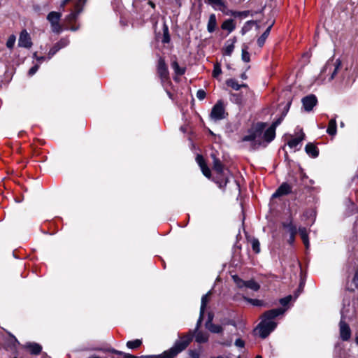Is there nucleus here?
<instances>
[{
    "label": "nucleus",
    "instance_id": "obj_1",
    "mask_svg": "<svg viewBox=\"0 0 358 358\" xmlns=\"http://www.w3.org/2000/svg\"><path fill=\"white\" fill-rule=\"evenodd\" d=\"M266 127V123H257L254 131L243 138V141L250 142V147L253 150L260 147H266L275 136V129L273 127L270 126L265 129Z\"/></svg>",
    "mask_w": 358,
    "mask_h": 358
},
{
    "label": "nucleus",
    "instance_id": "obj_2",
    "mask_svg": "<svg viewBox=\"0 0 358 358\" xmlns=\"http://www.w3.org/2000/svg\"><path fill=\"white\" fill-rule=\"evenodd\" d=\"M286 310L287 308H278L269 310L264 313L262 322L255 329V331L258 330L261 338H266L275 329L277 323L273 320L278 316L283 315Z\"/></svg>",
    "mask_w": 358,
    "mask_h": 358
},
{
    "label": "nucleus",
    "instance_id": "obj_3",
    "mask_svg": "<svg viewBox=\"0 0 358 358\" xmlns=\"http://www.w3.org/2000/svg\"><path fill=\"white\" fill-rule=\"evenodd\" d=\"M341 66V62L339 59H329L322 69L318 77L315 80V83L317 85H321L326 82H330L336 78Z\"/></svg>",
    "mask_w": 358,
    "mask_h": 358
},
{
    "label": "nucleus",
    "instance_id": "obj_4",
    "mask_svg": "<svg viewBox=\"0 0 358 358\" xmlns=\"http://www.w3.org/2000/svg\"><path fill=\"white\" fill-rule=\"evenodd\" d=\"M193 338V334H189L177 340L173 346L161 355V358H174L180 352L183 351L190 343Z\"/></svg>",
    "mask_w": 358,
    "mask_h": 358
},
{
    "label": "nucleus",
    "instance_id": "obj_5",
    "mask_svg": "<svg viewBox=\"0 0 358 358\" xmlns=\"http://www.w3.org/2000/svg\"><path fill=\"white\" fill-rule=\"evenodd\" d=\"M69 1L73 3V9L71 13L66 17L65 20L69 23H71L76 21L78 15L83 11L87 0H63L60 5L61 8H64L66 3Z\"/></svg>",
    "mask_w": 358,
    "mask_h": 358
},
{
    "label": "nucleus",
    "instance_id": "obj_6",
    "mask_svg": "<svg viewBox=\"0 0 358 358\" xmlns=\"http://www.w3.org/2000/svg\"><path fill=\"white\" fill-rule=\"evenodd\" d=\"M61 17L62 13L55 11L49 13L47 16V20L50 23L52 31L54 33L59 34L62 31V28L59 24Z\"/></svg>",
    "mask_w": 358,
    "mask_h": 358
},
{
    "label": "nucleus",
    "instance_id": "obj_7",
    "mask_svg": "<svg viewBox=\"0 0 358 358\" xmlns=\"http://www.w3.org/2000/svg\"><path fill=\"white\" fill-rule=\"evenodd\" d=\"M225 110L221 101H218L213 107L210 117L215 121L220 120L225 118Z\"/></svg>",
    "mask_w": 358,
    "mask_h": 358
},
{
    "label": "nucleus",
    "instance_id": "obj_8",
    "mask_svg": "<svg viewBox=\"0 0 358 358\" xmlns=\"http://www.w3.org/2000/svg\"><path fill=\"white\" fill-rule=\"evenodd\" d=\"M339 333L342 341H347L350 340L351 337V329L349 325L344 321L343 315L339 322Z\"/></svg>",
    "mask_w": 358,
    "mask_h": 358
},
{
    "label": "nucleus",
    "instance_id": "obj_9",
    "mask_svg": "<svg viewBox=\"0 0 358 358\" xmlns=\"http://www.w3.org/2000/svg\"><path fill=\"white\" fill-rule=\"evenodd\" d=\"M157 73L162 81H165L169 78V70L164 59L162 57H160L158 61Z\"/></svg>",
    "mask_w": 358,
    "mask_h": 358
},
{
    "label": "nucleus",
    "instance_id": "obj_10",
    "mask_svg": "<svg viewBox=\"0 0 358 358\" xmlns=\"http://www.w3.org/2000/svg\"><path fill=\"white\" fill-rule=\"evenodd\" d=\"M18 45L26 48H30L32 45L31 37L25 29L22 30L20 34Z\"/></svg>",
    "mask_w": 358,
    "mask_h": 358
},
{
    "label": "nucleus",
    "instance_id": "obj_11",
    "mask_svg": "<svg viewBox=\"0 0 358 358\" xmlns=\"http://www.w3.org/2000/svg\"><path fill=\"white\" fill-rule=\"evenodd\" d=\"M317 100L315 95L310 94L302 99L303 106L306 111H310L317 104Z\"/></svg>",
    "mask_w": 358,
    "mask_h": 358
},
{
    "label": "nucleus",
    "instance_id": "obj_12",
    "mask_svg": "<svg viewBox=\"0 0 358 358\" xmlns=\"http://www.w3.org/2000/svg\"><path fill=\"white\" fill-rule=\"evenodd\" d=\"M291 191V186L289 184L284 182L278 188L275 192L273 194V197L276 198L283 195H287L289 193H290Z\"/></svg>",
    "mask_w": 358,
    "mask_h": 358
},
{
    "label": "nucleus",
    "instance_id": "obj_13",
    "mask_svg": "<svg viewBox=\"0 0 358 358\" xmlns=\"http://www.w3.org/2000/svg\"><path fill=\"white\" fill-rule=\"evenodd\" d=\"M305 134L301 131L296 137L292 138L287 142L290 148L296 149L300 143L303 140Z\"/></svg>",
    "mask_w": 358,
    "mask_h": 358
},
{
    "label": "nucleus",
    "instance_id": "obj_14",
    "mask_svg": "<svg viewBox=\"0 0 358 358\" xmlns=\"http://www.w3.org/2000/svg\"><path fill=\"white\" fill-rule=\"evenodd\" d=\"M217 18L214 13H212L209 16L208 22L207 24V30L209 33H213L217 28Z\"/></svg>",
    "mask_w": 358,
    "mask_h": 358
},
{
    "label": "nucleus",
    "instance_id": "obj_15",
    "mask_svg": "<svg viewBox=\"0 0 358 358\" xmlns=\"http://www.w3.org/2000/svg\"><path fill=\"white\" fill-rule=\"evenodd\" d=\"M227 86L231 87L234 90H239L241 87L248 88V86L245 83L238 84V81L234 78H230L226 80Z\"/></svg>",
    "mask_w": 358,
    "mask_h": 358
},
{
    "label": "nucleus",
    "instance_id": "obj_16",
    "mask_svg": "<svg viewBox=\"0 0 358 358\" xmlns=\"http://www.w3.org/2000/svg\"><path fill=\"white\" fill-rule=\"evenodd\" d=\"M305 150L309 156L313 158L317 157L319 155L317 148L311 143H309L306 145Z\"/></svg>",
    "mask_w": 358,
    "mask_h": 358
},
{
    "label": "nucleus",
    "instance_id": "obj_17",
    "mask_svg": "<svg viewBox=\"0 0 358 358\" xmlns=\"http://www.w3.org/2000/svg\"><path fill=\"white\" fill-rule=\"evenodd\" d=\"M25 346L32 355H38L42 350V347L39 344L35 343H29Z\"/></svg>",
    "mask_w": 358,
    "mask_h": 358
},
{
    "label": "nucleus",
    "instance_id": "obj_18",
    "mask_svg": "<svg viewBox=\"0 0 358 358\" xmlns=\"http://www.w3.org/2000/svg\"><path fill=\"white\" fill-rule=\"evenodd\" d=\"M206 327L210 332L214 334H220L223 331L222 327L221 325L215 324L213 322H206Z\"/></svg>",
    "mask_w": 358,
    "mask_h": 358
},
{
    "label": "nucleus",
    "instance_id": "obj_19",
    "mask_svg": "<svg viewBox=\"0 0 358 358\" xmlns=\"http://www.w3.org/2000/svg\"><path fill=\"white\" fill-rule=\"evenodd\" d=\"M221 27L222 29L227 30L229 33H231L235 29L236 25L232 19H229L223 22Z\"/></svg>",
    "mask_w": 358,
    "mask_h": 358
},
{
    "label": "nucleus",
    "instance_id": "obj_20",
    "mask_svg": "<svg viewBox=\"0 0 358 358\" xmlns=\"http://www.w3.org/2000/svg\"><path fill=\"white\" fill-rule=\"evenodd\" d=\"M273 24H271L267 27V29L265 30V31L261 35V36L257 39V44L259 47H262L266 38H268V35L270 34V31L271 29Z\"/></svg>",
    "mask_w": 358,
    "mask_h": 358
},
{
    "label": "nucleus",
    "instance_id": "obj_21",
    "mask_svg": "<svg viewBox=\"0 0 358 358\" xmlns=\"http://www.w3.org/2000/svg\"><path fill=\"white\" fill-rule=\"evenodd\" d=\"M336 118H332L329 120L327 132L330 136H335L336 134Z\"/></svg>",
    "mask_w": 358,
    "mask_h": 358
},
{
    "label": "nucleus",
    "instance_id": "obj_22",
    "mask_svg": "<svg viewBox=\"0 0 358 358\" xmlns=\"http://www.w3.org/2000/svg\"><path fill=\"white\" fill-rule=\"evenodd\" d=\"M299 232L306 248L309 247V239L307 229L305 227H299Z\"/></svg>",
    "mask_w": 358,
    "mask_h": 358
},
{
    "label": "nucleus",
    "instance_id": "obj_23",
    "mask_svg": "<svg viewBox=\"0 0 358 358\" xmlns=\"http://www.w3.org/2000/svg\"><path fill=\"white\" fill-rule=\"evenodd\" d=\"M282 227L288 231L289 235H296L297 233L296 227L292 220L288 222H283Z\"/></svg>",
    "mask_w": 358,
    "mask_h": 358
},
{
    "label": "nucleus",
    "instance_id": "obj_24",
    "mask_svg": "<svg viewBox=\"0 0 358 358\" xmlns=\"http://www.w3.org/2000/svg\"><path fill=\"white\" fill-rule=\"evenodd\" d=\"M230 101L237 105H242L243 103V96L239 93H231L230 94Z\"/></svg>",
    "mask_w": 358,
    "mask_h": 358
},
{
    "label": "nucleus",
    "instance_id": "obj_25",
    "mask_svg": "<svg viewBox=\"0 0 358 358\" xmlns=\"http://www.w3.org/2000/svg\"><path fill=\"white\" fill-rule=\"evenodd\" d=\"M208 336L206 333L201 331H196L195 341L199 343H203L208 341Z\"/></svg>",
    "mask_w": 358,
    "mask_h": 358
},
{
    "label": "nucleus",
    "instance_id": "obj_26",
    "mask_svg": "<svg viewBox=\"0 0 358 358\" xmlns=\"http://www.w3.org/2000/svg\"><path fill=\"white\" fill-rule=\"evenodd\" d=\"M171 67L173 69L176 74L182 76L185 73V69L180 67L176 60L171 62Z\"/></svg>",
    "mask_w": 358,
    "mask_h": 358
},
{
    "label": "nucleus",
    "instance_id": "obj_27",
    "mask_svg": "<svg viewBox=\"0 0 358 358\" xmlns=\"http://www.w3.org/2000/svg\"><path fill=\"white\" fill-rule=\"evenodd\" d=\"M256 22L254 20H248L247 21L243 27L241 29V34L242 35L245 34L247 32H248L252 27L254 24H255Z\"/></svg>",
    "mask_w": 358,
    "mask_h": 358
},
{
    "label": "nucleus",
    "instance_id": "obj_28",
    "mask_svg": "<svg viewBox=\"0 0 358 358\" xmlns=\"http://www.w3.org/2000/svg\"><path fill=\"white\" fill-rule=\"evenodd\" d=\"M210 294V292H208L207 294H204L201 298V303L200 308V312H201V315H203L205 308L208 301V296Z\"/></svg>",
    "mask_w": 358,
    "mask_h": 358
},
{
    "label": "nucleus",
    "instance_id": "obj_29",
    "mask_svg": "<svg viewBox=\"0 0 358 358\" xmlns=\"http://www.w3.org/2000/svg\"><path fill=\"white\" fill-rule=\"evenodd\" d=\"M142 344V341L140 339H136L134 341H129L127 343V347L129 349H136L139 348Z\"/></svg>",
    "mask_w": 358,
    "mask_h": 358
},
{
    "label": "nucleus",
    "instance_id": "obj_30",
    "mask_svg": "<svg viewBox=\"0 0 358 358\" xmlns=\"http://www.w3.org/2000/svg\"><path fill=\"white\" fill-rule=\"evenodd\" d=\"M245 287L253 291H257L260 287L259 285L253 280L246 281Z\"/></svg>",
    "mask_w": 358,
    "mask_h": 358
},
{
    "label": "nucleus",
    "instance_id": "obj_31",
    "mask_svg": "<svg viewBox=\"0 0 358 358\" xmlns=\"http://www.w3.org/2000/svg\"><path fill=\"white\" fill-rule=\"evenodd\" d=\"M229 41L227 42V44L225 45L224 52L225 54L227 55H231L234 49V43L236 42V38H234L233 41L229 43Z\"/></svg>",
    "mask_w": 358,
    "mask_h": 358
},
{
    "label": "nucleus",
    "instance_id": "obj_32",
    "mask_svg": "<svg viewBox=\"0 0 358 358\" xmlns=\"http://www.w3.org/2000/svg\"><path fill=\"white\" fill-rule=\"evenodd\" d=\"M206 1L215 9L220 6H225V1L223 0H206Z\"/></svg>",
    "mask_w": 358,
    "mask_h": 358
},
{
    "label": "nucleus",
    "instance_id": "obj_33",
    "mask_svg": "<svg viewBox=\"0 0 358 358\" xmlns=\"http://www.w3.org/2000/svg\"><path fill=\"white\" fill-rule=\"evenodd\" d=\"M213 169L218 173H221L223 171L222 164L217 159H215L213 162Z\"/></svg>",
    "mask_w": 358,
    "mask_h": 358
},
{
    "label": "nucleus",
    "instance_id": "obj_34",
    "mask_svg": "<svg viewBox=\"0 0 358 358\" xmlns=\"http://www.w3.org/2000/svg\"><path fill=\"white\" fill-rule=\"evenodd\" d=\"M251 243H252V248L253 251L255 253L258 254L260 252V243H259V241L257 238H253L252 240Z\"/></svg>",
    "mask_w": 358,
    "mask_h": 358
},
{
    "label": "nucleus",
    "instance_id": "obj_35",
    "mask_svg": "<svg viewBox=\"0 0 358 358\" xmlns=\"http://www.w3.org/2000/svg\"><path fill=\"white\" fill-rule=\"evenodd\" d=\"M218 9L227 15H231V16L236 17V11H234L232 10L227 9V6L226 3H225L224 7L220 6V8H218Z\"/></svg>",
    "mask_w": 358,
    "mask_h": 358
},
{
    "label": "nucleus",
    "instance_id": "obj_36",
    "mask_svg": "<svg viewBox=\"0 0 358 358\" xmlns=\"http://www.w3.org/2000/svg\"><path fill=\"white\" fill-rule=\"evenodd\" d=\"M222 73L221 66L219 63H216L214 64V68L213 71V76L214 78H217Z\"/></svg>",
    "mask_w": 358,
    "mask_h": 358
},
{
    "label": "nucleus",
    "instance_id": "obj_37",
    "mask_svg": "<svg viewBox=\"0 0 358 358\" xmlns=\"http://www.w3.org/2000/svg\"><path fill=\"white\" fill-rule=\"evenodd\" d=\"M232 278H233L235 283L236 284V285L238 287L242 288V287H244L245 286V282L246 281L243 280L238 275H233Z\"/></svg>",
    "mask_w": 358,
    "mask_h": 358
},
{
    "label": "nucleus",
    "instance_id": "obj_38",
    "mask_svg": "<svg viewBox=\"0 0 358 358\" xmlns=\"http://www.w3.org/2000/svg\"><path fill=\"white\" fill-rule=\"evenodd\" d=\"M241 56H242V59L245 62H250V53L248 52V51L247 50V47L243 48V49H242V55Z\"/></svg>",
    "mask_w": 358,
    "mask_h": 358
},
{
    "label": "nucleus",
    "instance_id": "obj_39",
    "mask_svg": "<svg viewBox=\"0 0 358 358\" xmlns=\"http://www.w3.org/2000/svg\"><path fill=\"white\" fill-rule=\"evenodd\" d=\"M69 43V39L64 38H62L59 42H57L56 43V45L58 48H59V49H62V48L67 46Z\"/></svg>",
    "mask_w": 358,
    "mask_h": 358
},
{
    "label": "nucleus",
    "instance_id": "obj_40",
    "mask_svg": "<svg viewBox=\"0 0 358 358\" xmlns=\"http://www.w3.org/2000/svg\"><path fill=\"white\" fill-rule=\"evenodd\" d=\"M169 41H170V36L169 34L168 27H165V28L164 29V36H163V38H162V43H169Z\"/></svg>",
    "mask_w": 358,
    "mask_h": 358
},
{
    "label": "nucleus",
    "instance_id": "obj_41",
    "mask_svg": "<svg viewBox=\"0 0 358 358\" xmlns=\"http://www.w3.org/2000/svg\"><path fill=\"white\" fill-rule=\"evenodd\" d=\"M15 42V36L14 35H12L8 38V39L6 42V46L8 48L11 49L13 48Z\"/></svg>",
    "mask_w": 358,
    "mask_h": 358
},
{
    "label": "nucleus",
    "instance_id": "obj_42",
    "mask_svg": "<svg viewBox=\"0 0 358 358\" xmlns=\"http://www.w3.org/2000/svg\"><path fill=\"white\" fill-rule=\"evenodd\" d=\"M292 299V296L291 295L287 296L280 299V303L282 306H285L291 301Z\"/></svg>",
    "mask_w": 358,
    "mask_h": 358
},
{
    "label": "nucleus",
    "instance_id": "obj_43",
    "mask_svg": "<svg viewBox=\"0 0 358 358\" xmlns=\"http://www.w3.org/2000/svg\"><path fill=\"white\" fill-rule=\"evenodd\" d=\"M201 169L202 171V173L203 174L207 177V178H210V170L209 169V168L206 165L203 166L201 167Z\"/></svg>",
    "mask_w": 358,
    "mask_h": 358
},
{
    "label": "nucleus",
    "instance_id": "obj_44",
    "mask_svg": "<svg viewBox=\"0 0 358 358\" xmlns=\"http://www.w3.org/2000/svg\"><path fill=\"white\" fill-rule=\"evenodd\" d=\"M206 96V93L203 90H199L196 92V97L199 100H203Z\"/></svg>",
    "mask_w": 358,
    "mask_h": 358
},
{
    "label": "nucleus",
    "instance_id": "obj_45",
    "mask_svg": "<svg viewBox=\"0 0 358 358\" xmlns=\"http://www.w3.org/2000/svg\"><path fill=\"white\" fill-rule=\"evenodd\" d=\"M60 49L58 48L56 44L50 50L48 53V58L50 59L57 51Z\"/></svg>",
    "mask_w": 358,
    "mask_h": 358
},
{
    "label": "nucleus",
    "instance_id": "obj_46",
    "mask_svg": "<svg viewBox=\"0 0 358 358\" xmlns=\"http://www.w3.org/2000/svg\"><path fill=\"white\" fill-rule=\"evenodd\" d=\"M248 301L252 304L253 306H261L263 305L264 302L261 300H259V299H248Z\"/></svg>",
    "mask_w": 358,
    "mask_h": 358
},
{
    "label": "nucleus",
    "instance_id": "obj_47",
    "mask_svg": "<svg viewBox=\"0 0 358 358\" xmlns=\"http://www.w3.org/2000/svg\"><path fill=\"white\" fill-rule=\"evenodd\" d=\"M196 162L199 165L200 168L204 165H206L205 160L201 155H198L196 157Z\"/></svg>",
    "mask_w": 358,
    "mask_h": 358
},
{
    "label": "nucleus",
    "instance_id": "obj_48",
    "mask_svg": "<svg viewBox=\"0 0 358 358\" xmlns=\"http://www.w3.org/2000/svg\"><path fill=\"white\" fill-rule=\"evenodd\" d=\"M38 68H39V64H35L33 67H31L29 70V72H28L29 76H32L33 75H34L36 73V71H38Z\"/></svg>",
    "mask_w": 358,
    "mask_h": 358
},
{
    "label": "nucleus",
    "instance_id": "obj_49",
    "mask_svg": "<svg viewBox=\"0 0 358 358\" xmlns=\"http://www.w3.org/2000/svg\"><path fill=\"white\" fill-rule=\"evenodd\" d=\"M250 13V11L245 10V11H236V17H246L248 16Z\"/></svg>",
    "mask_w": 358,
    "mask_h": 358
},
{
    "label": "nucleus",
    "instance_id": "obj_50",
    "mask_svg": "<svg viewBox=\"0 0 358 358\" xmlns=\"http://www.w3.org/2000/svg\"><path fill=\"white\" fill-rule=\"evenodd\" d=\"M235 345L238 348H243L245 345V342L242 339L238 338L235 341Z\"/></svg>",
    "mask_w": 358,
    "mask_h": 358
},
{
    "label": "nucleus",
    "instance_id": "obj_51",
    "mask_svg": "<svg viewBox=\"0 0 358 358\" xmlns=\"http://www.w3.org/2000/svg\"><path fill=\"white\" fill-rule=\"evenodd\" d=\"M203 315H201V312H200V315H199V317L198 319V321H197V323L196 325L195 331H197L201 326V323L203 320Z\"/></svg>",
    "mask_w": 358,
    "mask_h": 358
},
{
    "label": "nucleus",
    "instance_id": "obj_52",
    "mask_svg": "<svg viewBox=\"0 0 358 358\" xmlns=\"http://www.w3.org/2000/svg\"><path fill=\"white\" fill-rule=\"evenodd\" d=\"M282 118H279L277 120H275L271 127H273V128L275 129L276 127L281 123Z\"/></svg>",
    "mask_w": 358,
    "mask_h": 358
},
{
    "label": "nucleus",
    "instance_id": "obj_53",
    "mask_svg": "<svg viewBox=\"0 0 358 358\" xmlns=\"http://www.w3.org/2000/svg\"><path fill=\"white\" fill-rule=\"evenodd\" d=\"M34 58L36 59V60L39 62V64H41L45 59V57H38L36 55V53L34 54Z\"/></svg>",
    "mask_w": 358,
    "mask_h": 358
},
{
    "label": "nucleus",
    "instance_id": "obj_54",
    "mask_svg": "<svg viewBox=\"0 0 358 358\" xmlns=\"http://www.w3.org/2000/svg\"><path fill=\"white\" fill-rule=\"evenodd\" d=\"M108 351L111 353H114V354H117V355H123L124 352H122V351H118L117 350H115V349H110L108 350Z\"/></svg>",
    "mask_w": 358,
    "mask_h": 358
},
{
    "label": "nucleus",
    "instance_id": "obj_55",
    "mask_svg": "<svg viewBox=\"0 0 358 358\" xmlns=\"http://www.w3.org/2000/svg\"><path fill=\"white\" fill-rule=\"evenodd\" d=\"M353 282L356 286H358V271H357L353 278Z\"/></svg>",
    "mask_w": 358,
    "mask_h": 358
},
{
    "label": "nucleus",
    "instance_id": "obj_56",
    "mask_svg": "<svg viewBox=\"0 0 358 358\" xmlns=\"http://www.w3.org/2000/svg\"><path fill=\"white\" fill-rule=\"evenodd\" d=\"M123 357L124 358H139L136 356H134V355H132L131 354H129V353H124L123 354Z\"/></svg>",
    "mask_w": 358,
    "mask_h": 358
},
{
    "label": "nucleus",
    "instance_id": "obj_57",
    "mask_svg": "<svg viewBox=\"0 0 358 358\" xmlns=\"http://www.w3.org/2000/svg\"><path fill=\"white\" fill-rule=\"evenodd\" d=\"M221 345H225V346H230L231 345V343H232V341L230 340V341H223L222 343H220Z\"/></svg>",
    "mask_w": 358,
    "mask_h": 358
},
{
    "label": "nucleus",
    "instance_id": "obj_58",
    "mask_svg": "<svg viewBox=\"0 0 358 358\" xmlns=\"http://www.w3.org/2000/svg\"><path fill=\"white\" fill-rule=\"evenodd\" d=\"M295 235H289V242L292 243L294 241Z\"/></svg>",
    "mask_w": 358,
    "mask_h": 358
},
{
    "label": "nucleus",
    "instance_id": "obj_59",
    "mask_svg": "<svg viewBox=\"0 0 358 358\" xmlns=\"http://www.w3.org/2000/svg\"><path fill=\"white\" fill-rule=\"evenodd\" d=\"M213 319V315H212L211 314H209L208 318V320L206 321V322H212Z\"/></svg>",
    "mask_w": 358,
    "mask_h": 358
},
{
    "label": "nucleus",
    "instance_id": "obj_60",
    "mask_svg": "<svg viewBox=\"0 0 358 358\" xmlns=\"http://www.w3.org/2000/svg\"><path fill=\"white\" fill-rule=\"evenodd\" d=\"M148 4H149V5H150L152 8H155V4L152 1H150L148 2Z\"/></svg>",
    "mask_w": 358,
    "mask_h": 358
},
{
    "label": "nucleus",
    "instance_id": "obj_61",
    "mask_svg": "<svg viewBox=\"0 0 358 358\" xmlns=\"http://www.w3.org/2000/svg\"><path fill=\"white\" fill-rule=\"evenodd\" d=\"M192 356L194 358H199V355H198V354H196V353H194V352H192Z\"/></svg>",
    "mask_w": 358,
    "mask_h": 358
},
{
    "label": "nucleus",
    "instance_id": "obj_62",
    "mask_svg": "<svg viewBox=\"0 0 358 358\" xmlns=\"http://www.w3.org/2000/svg\"><path fill=\"white\" fill-rule=\"evenodd\" d=\"M210 358H227V357H224V356H222V355H219V356H217V357H210Z\"/></svg>",
    "mask_w": 358,
    "mask_h": 358
},
{
    "label": "nucleus",
    "instance_id": "obj_63",
    "mask_svg": "<svg viewBox=\"0 0 358 358\" xmlns=\"http://www.w3.org/2000/svg\"><path fill=\"white\" fill-rule=\"evenodd\" d=\"M241 78L243 79H245L246 78V76L243 73V74L241 75Z\"/></svg>",
    "mask_w": 358,
    "mask_h": 358
},
{
    "label": "nucleus",
    "instance_id": "obj_64",
    "mask_svg": "<svg viewBox=\"0 0 358 358\" xmlns=\"http://www.w3.org/2000/svg\"><path fill=\"white\" fill-rule=\"evenodd\" d=\"M355 341H356V343L358 345V336L356 337Z\"/></svg>",
    "mask_w": 358,
    "mask_h": 358
}]
</instances>
